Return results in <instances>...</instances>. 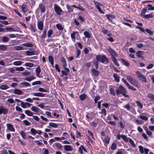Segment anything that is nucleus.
Listing matches in <instances>:
<instances>
[{"label":"nucleus","mask_w":154,"mask_h":154,"mask_svg":"<svg viewBox=\"0 0 154 154\" xmlns=\"http://www.w3.org/2000/svg\"><path fill=\"white\" fill-rule=\"evenodd\" d=\"M25 66L29 67H32L33 66L34 64L30 63H25Z\"/></svg>","instance_id":"obj_43"},{"label":"nucleus","mask_w":154,"mask_h":154,"mask_svg":"<svg viewBox=\"0 0 154 154\" xmlns=\"http://www.w3.org/2000/svg\"><path fill=\"white\" fill-rule=\"evenodd\" d=\"M111 148L112 150L116 149L117 148V145L116 143L113 142L111 146Z\"/></svg>","instance_id":"obj_34"},{"label":"nucleus","mask_w":154,"mask_h":154,"mask_svg":"<svg viewBox=\"0 0 154 154\" xmlns=\"http://www.w3.org/2000/svg\"><path fill=\"white\" fill-rule=\"evenodd\" d=\"M7 101L8 102L11 103H13L14 102V100L12 98L8 99Z\"/></svg>","instance_id":"obj_63"},{"label":"nucleus","mask_w":154,"mask_h":154,"mask_svg":"<svg viewBox=\"0 0 154 154\" xmlns=\"http://www.w3.org/2000/svg\"><path fill=\"white\" fill-rule=\"evenodd\" d=\"M23 62L20 61H16L13 63V64L15 66H20L22 65Z\"/></svg>","instance_id":"obj_29"},{"label":"nucleus","mask_w":154,"mask_h":154,"mask_svg":"<svg viewBox=\"0 0 154 154\" xmlns=\"http://www.w3.org/2000/svg\"><path fill=\"white\" fill-rule=\"evenodd\" d=\"M135 121L137 122L140 124H143L144 123V122L143 121H142L141 120H139L137 119L135 120Z\"/></svg>","instance_id":"obj_62"},{"label":"nucleus","mask_w":154,"mask_h":154,"mask_svg":"<svg viewBox=\"0 0 154 154\" xmlns=\"http://www.w3.org/2000/svg\"><path fill=\"white\" fill-rule=\"evenodd\" d=\"M8 112V109L5 108L3 106L0 107V114H6Z\"/></svg>","instance_id":"obj_7"},{"label":"nucleus","mask_w":154,"mask_h":154,"mask_svg":"<svg viewBox=\"0 0 154 154\" xmlns=\"http://www.w3.org/2000/svg\"><path fill=\"white\" fill-rule=\"evenodd\" d=\"M37 26L38 28L40 30H42L43 29V23L41 21H39L37 23Z\"/></svg>","instance_id":"obj_12"},{"label":"nucleus","mask_w":154,"mask_h":154,"mask_svg":"<svg viewBox=\"0 0 154 154\" xmlns=\"http://www.w3.org/2000/svg\"><path fill=\"white\" fill-rule=\"evenodd\" d=\"M23 92L22 91L17 88L15 89L14 90V93L15 94L21 95L22 94Z\"/></svg>","instance_id":"obj_13"},{"label":"nucleus","mask_w":154,"mask_h":154,"mask_svg":"<svg viewBox=\"0 0 154 154\" xmlns=\"http://www.w3.org/2000/svg\"><path fill=\"white\" fill-rule=\"evenodd\" d=\"M128 141L132 146L133 147H135V145L134 144V141L131 138H129Z\"/></svg>","instance_id":"obj_48"},{"label":"nucleus","mask_w":154,"mask_h":154,"mask_svg":"<svg viewBox=\"0 0 154 154\" xmlns=\"http://www.w3.org/2000/svg\"><path fill=\"white\" fill-rule=\"evenodd\" d=\"M84 34L85 36L87 38H90L91 37L90 33L87 31H86L84 32Z\"/></svg>","instance_id":"obj_31"},{"label":"nucleus","mask_w":154,"mask_h":154,"mask_svg":"<svg viewBox=\"0 0 154 154\" xmlns=\"http://www.w3.org/2000/svg\"><path fill=\"white\" fill-rule=\"evenodd\" d=\"M54 10L57 14L60 15L62 12V11L61 8L57 4H55L54 5Z\"/></svg>","instance_id":"obj_5"},{"label":"nucleus","mask_w":154,"mask_h":154,"mask_svg":"<svg viewBox=\"0 0 154 154\" xmlns=\"http://www.w3.org/2000/svg\"><path fill=\"white\" fill-rule=\"evenodd\" d=\"M26 54L28 56H31L35 54L34 52L33 51H26Z\"/></svg>","instance_id":"obj_30"},{"label":"nucleus","mask_w":154,"mask_h":154,"mask_svg":"<svg viewBox=\"0 0 154 154\" xmlns=\"http://www.w3.org/2000/svg\"><path fill=\"white\" fill-rule=\"evenodd\" d=\"M126 79L131 84L137 87H138L139 82L138 81L134 79L133 77L130 76H126Z\"/></svg>","instance_id":"obj_1"},{"label":"nucleus","mask_w":154,"mask_h":154,"mask_svg":"<svg viewBox=\"0 0 154 154\" xmlns=\"http://www.w3.org/2000/svg\"><path fill=\"white\" fill-rule=\"evenodd\" d=\"M106 16L109 20L111 21L115 17L112 14H106Z\"/></svg>","instance_id":"obj_24"},{"label":"nucleus","mask_w":154,"mask_h":154,"mask_svg":"<svg viewBox=\"0 0 154 154\" xmlns=\"http://www.w3.org/2000/svg\"><path fill=\"white\" fill-rule=\"evenodd\" d=\"M9 87L6 85H2L0 86V89L2 90L7 89Z\"/></svg>","instance_id":"obj_40"},{"label":"nucleus","mask_w":154,"mask_h":154,"mask_svg":"<svg viewBox=\"0 0 154 154\" xmlns=\"http://www.w3.org/2000/svg\"><path fill=\"white\" fill-rule=\"evenodd\" d=\"M21 8L22 11L24 13H26L27 11V8L26 7V6L23 4L21 6Z\"/></svg>","instance_id":"obj_16"},{"label":"nucleus","mask_w":154,"mask_h":154,"mask_svg":"<svg viewBox=\"0 0 154 154\" xmlns=\"http://www.w3.org/2000/svg\"><path fill=\"white\" fill-rule=\"evenodd\" d=\"M15 70L16 71H22L24 70V68L22 66L20 67H15Z\"/></svg>","instance_id":"obj_39"},{"label":"nucleus","mask_w":154,"mask_h":154,"mask_svg":"<svg viewBox=\"0 0 154 154\" xmlns=\"http://www.w3.org/2000/svg\"><path fill=\"white\" fill-rule=\"evenodd\" d=\"M136 74L137 77L139 78L140 80L143 82H146V78L143 74L141 73L139 71H137Z\"/></svg>","instance_id":"obj_2"},{"label":"nucleus","mask_w":154,"mask_h":154,"mask_svg":"<svg viewBox=\"0 0 154 154\" xmlns=\"http://www.w3.org/2000/svg\"><path fill=\"white\" fill-rule=\"evenodd\" d=\"M92 72L93 74L95 76H97L99 74V72L97 70H96L94 69H92Z\"/></svg>","instance_id":"obj_25"},{"label":"nucleus","mask_w":154,"mask_h":154,"mask_svg":"<svg viewBox=\"0 0 154 154\" xmlns=\"http://www.w3.org/2000/svg\"><path fill=\"white\" fill-rule=\"evenodd\" d=\"M121 61L122 62V64L125 65V66H128L129 65V63L128 62H127V61L121 58Z\"/></svg>","instance_id":"obj_20"},{"label":"nucleus","mask_w":154,"mask_h":154,"mask_svg":"<svg viewBox=\"0 0 154 154\" xmlns=\"http://www.w3.org/2000/svg\"><path fill=\"white\" fill-rule=\"evenodd\" d=\"M48 60L49 62L51 63L52 65L53 66L54 63V60L53 57L51 56H49Z\"/></svg>","instance_id":"obj_21"},{"label":"nucleus","mask_w":154,"mask_h":154,"mask_svg":"<svg viewBox=\"0 0 154 154\" xmlns=\"http://www.w3.org/2000/svg\"><path fill=\"white\" fill-rule=\"evenodd\" d=\"M41 69L39 66H38L35 69V72L36 73H40Z\"/></svg>","instance_id":"obj_59"},{"label":"nucleus","mask_w":154,"mask_h":154,"mask_svg":"<svg viewBox=\"0 0 154 154\" xmlns=\"http://www.w3.org/2000/svg\"><path fill=\"white\" fill-rule=\"evenodd\" d=\"M35 78L34 76H31L26 78L25 80L28 82H30L31 80L34 79Z\"/></svg>","instance_id":"obj_26"},{"label":"nucleus","mask_w":154,"mask_h":154,"mask_svg":"<svg viewBox=\"0 0 154 154\" xmlns=\"http://www.w3.org/2000/svg\"><path fill=\"white\" fill-rule=\"evenodd\" d=\"M23 45L27 47H32L33 46V45L31 43H24L23 44Z\"/></svg>","instance_id":"obj_41"},{"label":"nucleus","mask_w":154,"mask_h":154,"mask_svg":"<svg viewBox=\"0 0 154 154\" xmlns=\"http://www.w3.org/2000/svg\"><path fill=\"white\" fill-rule=\"evenodd\" d=\"M2 41L3 42H6L9 41V38L6 36H3L2 39Z\"/></svg>","instance_id":"obj_33"},{"label":"nucleus","mask_w":154,"mask_h":154,"mask_svg":"<svg viewBox=\"0 0 154 154\" xmlns=\"http://www.w3.org/2000/svg\"><path fill=\"white\" fill-rule=\"evenodd\" d=\"M7 126L8 128V129L11 131L12 132H14L15 131V129L13 125L10 124H8L7 125Z\"/></svg>","instance_id":"obj_11"},{"label":"nucleus","mask_w":154,"mask_h":154,"mask_svg":"<svg viewBox=\"0 0 154 154\" xmlns=\"http://www.w3.org/2000/svg\"><path fill=\"white\" fill-rule=\"evenodd\" d=\"M20 134L23 139H25L26 138V135L25 133L23 131H21L20 132Z\"/></svg>","instance_id":"obj_46"},{"label":"nucleus","mask_w":154,"mask_h":154,"mask_svg":"<svg viewBox=\"0 0 154 154\" xmlns=\"http://www.w3.org/2000/svg\"><path fill=\"white\" fill-rule=\"evenodd\" d=\"M110 141V139L108 137H105L104 140L103 141L106 143H108Z\"/></svg>","instance_id":"obj_50"},{"label":"nucleus","mask_w":154,"mask_h":154,"mask_svg":"<svg viewBox=\"0 0 154 154\" xmlns=\"http://www.w3.org/2000/svg\"><path fill=\"white\" fill-rule=\"evenodd\" d=\"M112 60L116 65L117 66H119V64L117 61L116 60V58H113L112 59Z\"/></svg>","instance_id":"obj_52"},{"label":"nucleus","mask_w":154,"mask_h":154,"mask_svg":"<svg viewBox=\"0 0 154 154\" xmlns=\"http://www.w3.org/2000/svg\"><path fill=\"white\" fill-rule=\"evenodd\" d=\"M57 27L59 29L62 30L63 29V27L62 26V25L60 23H58L56 25Z\"/></svg>","instance_id":"obj_32"},{"label":"nucleus","mask_w":154,"mask_h":154,"mask_svg":"<svg viewBox=\"0 0 154 154\" xmlns=\"http://www.w3.org/2000/svg\"><path fill=\"white\" fill-rule=\"evenodd\" d=\"M32 94V95L34 96L42 97H44L45 95V94H43L40 92H33Z\"/></svg>","instance_id":"obj_8"},{"label":"nucleus","mask_w":154,"mask_h":154,"mask_svg":"<svg viewBox=\"0 0 154 154\" xmlns=\"http://www.w3.org/2000/svg\"><path fill=\"white\" fill-rule=\"evenodd\" d=\"M139 118H140L146 121L148 119V118L145 116H138Z\"/></svg>","instance_id":"obj_49"},{"label":"nucleus","mask_w":154,"mask_h":154,"mask_svg":"<svg viewBox=\"0 0 154 154\" xmlns=\"http://www.w3.org/2000/svg\"><path fill=\"white\" fill-rule=\"evenodd\" d=\"M49 125L50 126L54 128H56L58 126L57 124L52 122H50L49 124Z\"/></svg>","instance_id":"obj_27"},{"label":"nucleus","mask_w":154,"mask_h":154,"mask_svg":"<svg viewBox=\"0 0 154 154\" xmlns=\"http://www.w3.org/2000/svg\"><path fill=\"white\" fill-rule=\"evenodd\" d=\"M153 17V15L152 14H145L144 15L143 18H145L146 19L151 18Z\"/></svg>","instance_id":"obj_23"},{"label":"nucleus","mask_w":154,"mask_h":154,"mask_svg":"<svg viewBox=\"0 0 154 154\" xmlns=\"http://www.w3.org/2000/svg\"><path fill=\"white\" fill-rule=\"evenodd\" d=\"M137 56L139 58H140L142 57V54L141 53L140 51H138L136 53Z\"/></svg>","instance_id":"obj_60"},{"label":"nucleus","mask_w":154,"mask_h":154,"mask_svg":"<svg viewBox=\"0 0 154 154\" xmlns=\"http://www.w3.org/2000/svg\"><path fill=\"white\" fill-rule=\"evenodd\" d=\"M139 148L140 153H144V148H143L142 146L141 145L139 146Z\"/></svg>","instance_id":"obj_47"},{"label":"nucleus","mask_w":154,"mask_h":154,"mask_svg":"<svg viewBox=\"0 0 154 154\" xmlns=\"http://www.w3.org/2000/svg\"><path fill=\"white\" fill-rule=\"evenodd\" d=\"M145 31L149 35H152L154 32V31H152L149 29H145Z\"/></svg>","instance_id":"obj_19"},{"label":"nucleus","mask_w":154,"mask_h":154,"mask_svg":"<svg viewBox=\"0 0 154 154\" xmlns=\"http://www.w3.org/2000/svg\"><path fill=\"white\" fill-rule=\"evenodd\" d=\"M31 132L33 134L35 135L36 134V130L33 128H32L30 129Z\"/></svg>","instance_id":"obj_55"},{"label":"nucleus","mask_w":154,"mask_h":154,"mask_svg":"<svg viewBox=\"0 0 154 154\" xmlns=\"http://www.w3.org/2000/svg\"><path fill=\"white\" fill-rule=\"evenodd\" d=\"M122 138L125 142H128L129 140V138H128L124 135H122Z\"/></svg>","instance_id":"obj_42"},{"label":"nucleus","mask_w":154,"mask_h":154,"mask_svg":"<svg viewBox=\"0 0 154 154\" xmlns=\"http://www.w3.org/2000/svg\"><path fill=\"white\" fill-rule=\"evenodd\" d=\"M147 7H148V10L149 11H153L154 10V7L150 4H148L147 5Z\"/></svg>","instance_id":"obj_44"},{"label":"nucleus","mask_w":154,"mask_h":154,"mask_svg":"<svg viewBox=\"0 0 154 154\" xmlns=\"http://www.w3.org/2000/svg\"><path fill=\"white\" fill-rule=\"evenodd\" d=\"M31 110L32 111L35 112H39L40 110L39 108L35 106H32L31 107Z\"/></svg>","instance_id":"obj_18"},{"label":"nucleus","mask_w":154,"mask_h":154,"mask_svg":"<svg viewBox=\"0 0 154 154\" xmlns=\"http://www.w3.org/2000/svg\"><path fill=\"white\" fill-rule=\"evenodd\" d=\"M76 35L77 36L79 35V34L78 32H74L72 33L71 34V36L72 38L74 40H75V35Z\"/></svg>","instance_id":"obj_15"},{"label":"nucleus","mask_w":154,"mask_h":154,"mask_svg":"<svg viewBox=\"0 0 154 154\" xmlns=\"http://www.w3.org/2000/svg\"><path fill=\"white\" fill-rule=\"evenodd\" d=\"M65 150L67 151H71L72 150V147L70 145H66L64 146Z\"/></svg>","instance_id":"obj_10"},{"label":"nucleus","mask_w":154,"mask_h":154,"mask_svg":"<svg viewBox=\"0 0 154 154\" xmlns=\"http://www.w3.org/2000/svg\"><path fill=\"white\" fill-rule=\"evenodd\" d=\"M87 95L84 94H83L80 95L79 96L81 100H84L86 98Z\"/></svg>","instance_id":"obj_36"},{"label":"nucleus","mask_w":154,"mask_h":154,"mask_svg":"<svg viewBox=\"0 0 154 154\" xmlns=\"http://www.w3.org/2000/svg\"><path fill=\"white\" fill-rule=\"evenodd\" d=\"M108 51L111 55V59L113 58H116V54L112 49L109 48L108 49Z\"/></svg>","instance_id":"obj_6"},{"label":"nucleus","mask_w":154,"mask_h":154,"mask_svg":"<svg viewBox=\"0 0 154 154\" xmlns=\"http://www.w3.org/2000/svg\"><path fill=\"white\" fill-rule=\"evenodd\" d=\"M38 91L42 92H47V91L45 89H44L42 88H40L38 89Z\"/></svg>","instance_id":"obj_56"},{"label":"nucleus","mask_w":154,"mask_h":154,"mask_svg":"<svg viewBox=\"0 0 154 154\" xmlns=\"http://www.w3.org/2000/svg\"><path fill=\"white\" fill-rule=\"evenodd\" d=\"M15 50H24L25 49L23 47L20 46H16L14 47Z\"/></svg>","instance_id":"obj_35"},{"label":"nucleus","mask_w":154,"mask_h":154,"mask_svg":"<svg viewBox=\"0 0 154 154\" xmlns=\"http://www.w3.org/2000/svg\"><path fill=\"white\" fill-rule=\"evenodd\" d=\"M96 59L98 61L101 62L103 63L107 62V59L104 56L97 55L96 57Z\"/></svg>","instance_id":"obj_3"},{"label":"nucleus","mask_w":154,"mask_h":154,"mask_svg":"<svg viewBox=\"0 0 154 154\" xmlns=\"http://www.w3.org/2000/svg\"><path fill=\"white\" fill-rule=\"evenodd\" d=\"M113 77L115 81L118 83L119 82L120 79L119 75L116 73H114L113 75Z\"/></svg>","instance_id":"obj_14"},{"label":"nucleus","mask_w":154,"mask_h":154,"mask_svg":"<svg viewBox=\"0 0 154 154\" xmlns=\"http://www.w3.org/2000/svg\"><path fill=\"white\" fill-rule=\"evenodd\" d=\"M24 124L27 126H30L31 125V123L27 120H25L23 121Z\"/></svg>","instance_id":"obj_51"},{"label":"nucleus","mask_w":154,"mask_h":154,"mask_svg":"<svg viewBox=\"0 0 154 154\" xmlns=\"http://www.w3.org/2000/svg\"><path fill=\"white\" fill-rule=\"evenodd\" d=\"M21 107L23 108H26V102L25 103H24L23 101H22L21 102Z\"/></svg>","instance_id":"obj_61"},{"label":"nucleus","mask_w":154,"mask_h":154,"mask_svg":"<svg viewBox=\"0 0 154 154\" xmlns=\"http://www.w3.org/2000/svg\"><path fill=\"white\" fill-rule=\"evenodd\" d=\"M147 11V8L145 7L142 10L141 14L140 16L142 17H143L144 15H145V14L146 12Z\"/></svg>","instance_id":"obj_17"},{"label":"nucleus","mask_w":154,"mask_h":154,"mask_svg":"<svg viewBox=\"0 0 154 154\" xmlns=\"http://www.w3.org/2000/svg\"><path fill=\"white\" fill-rule=\"evenodd\" d=\"M41 83V82L40 81H37L34 82L32 83V85H40Z\"/></svg>","instance_id":"obj_54"},{"label":"nucleus","mask_w":154,"mask_h":154,"mask_svg":"<svg viewBox=\"0 0 154 154\" xmlns=\"http://www.w3.org/2000/svg\"><path fill=\"white\" fill-rule=\"evenodd\" d=\"M21 84L26 87L30 86V84L29 83L25 82L21 83Z\"/></svg>","instance_id":"obj_53"},{"label":"nucleus","mask_w":154,"mask_h":154,"mask_svg":"<svg viewBox=\"0 0 154 154\" xmlns=\"http://www.w3.org/2000/svg\"><path fill=\"white\" fill-rule=\"evenodd\" d=\"M136 104H137V106L140 109H141L143 108V104L140 102L138 101H137L136 102Z\"/></svg>","instance_id":"obj_28"},{"label":"nucleus","mask_w":154,"mask_h":154,"mask_svg":"<svg viewBox=\"0 0 154 154\" xmlns=\"http://www.w3.org/2000/svg\"><path fill=\"white\" fill-rule=\"evenodd\" d=\"M7 48L6 45H0V50H6Z\"/></svg>","instance_id":"obj_38"},{"label":"nucleus","mask_w":154,"mask_h":154,"mask_svg":"<svg viewBox=\"0 0 154 154\" xmlns=\"http://www.w3.org/2000/svg\"><path fill=\"white\" fill-rule=\"evenodd\" d=\"M25 113L28 116H32L33 114V112L28 110H25Z\"/></svg>","instance_id":"obj_22"},{"label":"nucleus","mask_w":154,"mask_h":154,"mask_svg":"<svg viewBox=\"0 0 154 154\" xmlns=\"http://www.w3.org/2000/svg\"><path fill=\"white\" fill-rule=\"evenodd\" d=\"M46 32L45 30L43 32L42 34L41 35V37L42 38H44L46 35Z\"/></svg>","instance_id":"obj_57"},{"label":"nucleus","mask_w":154,"mask_h":154,"mask_svg":"<svg viewBox=\"0 0 154 154\" xmlns=\"http://www.w3.org/2000/svg\"><path fill=\"white\" fill-rule=\"evenodd\" d=\"M124 92H126V90L122 86L120 85L116 90V94L119 95L120 94H122Z\"/></svg>","instance_id":"obj_4"},{"label":"nucleus","mask_w":154,"mask_h":154,"mask_svg":"<svg viewBox=\"0 0 154 154\" xmlns=\"http://www.w3.org/2000/svg\"><path fill=\"white\" fill-rule=\"evenodd\" d=\"M38 7L41 10V13H43L45 12V8L42 3L39 4Z\"/></svg>","instance_id":"obj_9"},{"label":"nucleus","mask_w":154,"mask_h":154,"mask_svg":"<svg viewBox=\"0 0 154 154\" xmlns=\"http://www.w3.org/2000/svg\"><path fill=\"white\" fill-rule=\"evenodd\" d=\"M53 33V30L52 29H50L48 31L47 33V35L48 37H50L51 36V35Z\"/></svg>","instance_id":"obj_45"},{"label":"nucleus","mask_w":154,"mask_h":154,"mask_svg":"<svg viewBox=\"0 0 154 154\" xmlns=\"http://www.w3.org/2000/svg\"><path fill=\"white\" fill-rule=\"evenodd\" d=\"M54 145L59 149H61L62 147V145L60 143H55Z\"/></svg>","instance_id":"obj_37"},{"label":"nucleus","mask_w":154,"mask_h":154,"mask_svg":"<svg viewBox=\"0 0 154 154\" xmlns=\"http://www.w3.org/2000/svg\"><path fill=\"white\" fill-rule=\"evenodd\" d=\"M97 10H98V11L100 12L101 13V14H104V12H103V11L101 8H100V7H99V6H97Z\"/></svg>","instance_id":"obj_64"},{"label":"nucleus","mask_w":154,"mask_h":154,"mask_svg":"<svg viewBox=\"0 0 154 154\" xmlns=\"http://www.w3.org/2000/svg\"><path fill=\"white\" fill-rule=\"evenodd\" d=\"M124 108L129 110L130 109V107L129 104H127L124 106Z\"/></svg>","instance_id":"obj_58"}]
</instances>
